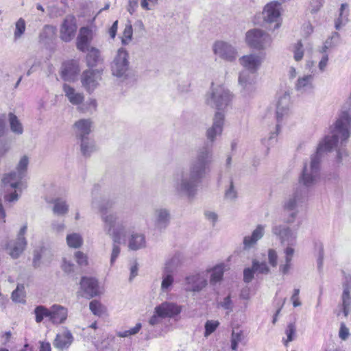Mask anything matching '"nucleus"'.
Returning <instances> with one entry per match:
<instances>
[{
  "label": "nucleus",
  "instance_id": "f257e3e1",
  "mask_svg": "<svg viewBox=\"0 0 351 351\" xmlns=\"http://www.w3.org/2000/svg\"><path fill=\"white\" fill-rule=\"evenodd\" d=\"M330 134L326 136L318 144L315 154L308 164H305L298 181L308 190L318 184L321 180L320 163L324 153L333 147L341 146L348 139L351 133V97L343 106V110L332 126Z\"/></svg>",
  "mask_w": 351,
  "mask_h": 351
},
{
  "label": "nucleus",
  "instance_id": "f03ea898",
  "mask_svg": "<svg viewBox=\"0 0 351 351\" xmlns=\"http://www.w3.org/2000/svg\"><path fill=\"white\" fill-rule=\"evenodd\" d=\"M213 154L211 147H199L188 169H177L172 176L174 192L179 196L193 199L197 193L198 184L210 172Z\"/></svg>",
  "mask_w": 351,
  "mask_h": 351
},
{
  "label": "nucleus",
  "instance_id": "7ed1b4c3",
  "mask_svg": "<svg viewBox=\"0 0 351 351\" xmlns=\"http://www.w3.org/2000/svg\"><path fill=\"white\" fill-rule=\"evenodd\" d=\"M265 55L250 53L239 59V64L244 69L239 74L238 82L244 97L250 96L256 90V74L261 69Z\"/></svg>",
  "mask_w": 351,
  "mask_h": 351
},
{
  "label": "nucleus",
  "instance_id": "20e7f679",
  "mask_svg": "<svg viewBox=\"0 0 351 351\" xmlns=\"http://www.w3.org/2000/svg\"><path fill=\"white\" fill-rule=\"evenodd\" d=\"M103 228L106 234L112 240V252L110 255V265L112 266L120 254L121 243L125 242L127 234L126 224L117 221L114 215L103 217Z\"/></svg>",
  "mask_w": 351,
  "mask_h": 351
},
{
  "label": "nucleus",
  "instance_id": "39448f33",
  "mask_svg": "<svg viewBox=\"0 0 351 351\" xmlns=\"http://www.w3.org/2000/svg\"><path fill=\"white\" fill-rule=\"evenodd\" d=\"M271 232L279 239L282 245H287L284 250L285 263L279 267L283 274H287L291 267V261L295 252L293 246L296 244L297 235L289 227L282 224L274 225Z\"/></svg>",
  "mask_w": 351,
  "mask_h": 351
},
{
  "label": "nucleus",
  "instance_id": "423d86ee",
  "mask_svg": "<svg viewBox=\"0 0 351 351\" xmlns=\"http://www.w3.org/2000/svg\"><path fill=\"white\" fill-rule=\"evenodd\" d=\"M308 199V190L304 187L297 186L293 189L282 202V210L285 213L284 221L292 224L299 213V208L302 207Z\"/></svg>",
  "mask_w": 351,
  "mask_h": 351
},
{
  "label": "nucleus",
  "instance_id": "0eeeda50",
  "mask_svg": "<svg viewBox=\"0 0 351 351\" xmlns=\"http://www.w3.org/2000/svg\"><path fill=\"white\" fill-rule=\"evenodd\" d=\"M24 177L15 171H12L3 176L1 181L3 187L7 191L15 189V191L5 195V199L10 202L17 201L19 197L17 191H21L26 187L24 182Z\"/></svg>",
  "mask_w": 351,
  "mask_h": 351
},
{
  "label": "nucleus",
  "instance_id": "6e6552de",
  "mask_svg": "<svg viewBox=\"0 0 351 351\" xmlns=\"http://www.w3.org/2000/svg\"><path fill=\"white\" fill-rule=\"evenodd\" d=\"M232 99L230 90L221 85L212 84L210 92L207 95L206 104L218 110L227 107Z\"/></svg>",
  "mask_w": 351,
  "mask_h": 351
},
{
  "label": "nucleus",
  "instance_id": "1a4fd4ad",
  "mask_svg": "<svg viewBox=\"0 0 351 351\" xmlns=\"http://www.w3.org/2000/svg\"><path fill=\"white\" fill-rule=\"evenodd\" d=\"M273 39L267 32L254 28L248 30L245 34V43L247 45L258 50H264L271 46Z\"/></svg>",
  "mask_w": 351,
  "mask_h": 351
},
{
  "label": "nucleus",
  "instance_id": "9d476101",
  "mask_svg": "<svg viewBox=\"0 0 351 351\" xmlns=\"http://www.w3.org/2000/svg\"><path fill=\"white\" fill-rule=\"evenodd\" d=\"M112 75L125 79L130 70L129 53L126 49L119 48L110 64Z\"/></svg>",
  "mask_w": 351,
  "mask_h": 351
},
{
  "label": "nucleus",
  "instance_id": "9b49d317",
  "mask_svg": "<svg viewBox=\"0 0 351 351\" xmlns=\"http://www.w3.org/2000/svg\"><path fill=\"white\" fill-rule=\"evenodd\" d=\"M215 56L226 62H233L238 57V51L230 43L223 40L215 41L212 47Z\"/></svg>",
  "mask_w": 351,
  "mask_h": 351
},
{
  "label": "nucleus",
  "instance_id": "f8f14e48",
  "mask_svg": "<svg viewBox=\"0 0 351 351\" xmlns=\"http://www.w3.org/2000/svg\"><path fill=\"white\" fill-rule=\"evenodd\" d=\"M208 271L190 274L184 280L183 285L186 291L200 292L208 285Z\"/></svg>",
  "mask_w": 351,
  "mask_h": 351
},
{
  "label": "nucleus",
  "instance_id": "ddd939ff",
  "mask_svg": "<svg viewBox=\"0 0 351 351\" xmlns=\"http://www.w3.org/2000/svg\"><path fill=\"white\" fill-rule=\"evenodd\" d=\"M281 4L276 1L267 3L263 10L262 16L263 21L267 24H274V29L281 25Z\"/></svg>",
  "mask_w": 351,
  "mask_h": 351
},
{
  "label": "nucleus",
  "instance_id": "4468645a",
  "mask_svg": "<svg viewBox=\"0 0 351 351\" xmlns=\"http://www.w3.org/2000/svg\"><path fill=\"white\" fill-rule=\"evenodd\" d=\"M27 228V225L23 226L18 233L17 238L10 241L6 246L8 253L14 259L18 258L27 246V243L25 237Z\"/></svg>",
  "mask_w": 351,
  "mask_h": 351
},
{
  "label": "nucleus",
  "instance_id": "2eb2a0df",
  "mask_svg": "<svg viewBox=\"0 0 351 351\" xmlns=\"http://www.w3.org/2000/svg\"><path fill=\"white\" fill-rule=\"evenodd\" d=\"M91 206L93 208L97 209L99 211L102 221L104 216L114 215L118 222L123 223L128 226V221L121 219L117 213H108V210L112 207V202L104 198L101 195H98L94 191L92 193Z\"/></svg>",
  "mask_w": 351,
  "mask_h": 351
},
{
  "label": "nucleus",
  "instance_id": "dca6fc26",
  "mask_svg": "<svg viewBox=\"0 0 351 351\" xmlns=\"http://www.w3.org/2000/svg\"><path fill=\"white\" fill-rule=\"evenodd\" d=\"M102 70L88 69L81 75L82 86L89 93L93 92L99 84L102 79Z\"/></svg>",
  "mask_w": 351,
  "mask_h": 351
},
{
  "label": "nucleus",
  "instance_id": "f3484780",
  "mask_svg": "<svg viewBox=\"0 0 351 351\" xmlns=\"http://www.w3.org/2000/svg\"><path fill=\"white\" fill-rule=\"evenodd\" d=\"M77 29L76 19L73 15H67L60 27V38L66 43L70 42L75 36Z\"/></svg>",
  "mask_w": 351,
  "mask_h": 351
},
{
  "label": "nucleus",
  "instance_id": "a211bd4d",
  "mask_svg": "<svg viewBox=\"0 0 351 351\" xmlns=\"http://www.w3.org/2000/svg\"><path fill=\"white\" fill-rule=\"evenodd\" d=\"M170 219V211L166 208L158 207L154 210L150 221L154 228L162 230L169 226Z\"/></svg>",
  "mask_w": 351,
  "mask_h": 351
},
{
  "label": "nucleus",
  "instance_id": "6ab92c4d",
  "mask_svg": "<svg viewBox=\"0 0 351 351\" xmlns=\"http://www.w3.org/2000/svg\"><path fill=\"white\" fill-rule=\"evenodd\" d=\"M225 115L223 113L217 112L214 116L213 124L208 128L206 132L207 139L213 143L216 138L221 136L224 125Z\"/></svg>",
  "mask_w": 351,
  "mask_h": 351
},
{
  "label": "nucleus",
  "instance_id": "aec40b11",
  "mask_svg": "<svg viewBox=\"0 0 351 351\" xmlns=\"http://www.w3.org/2000/svg\"><path fill=\"white\" fill-rule=\"evenodd\" d=\"M291 97L289 93H284L278 99L276 107V130H279L280 123L286 119L289 115Z\"/></svg>",
  "mask_w": 351,
  "mask_h": 351
},
{
  "label": "nucleus",
  "instance_id": "412c9836",
  "mask_svg": "<svg viewBox=\"0 0 351 351\" xmlns=\"http://www.w3.org/2000/svg\"><path fill=\"white\" fill-rule=\"evenodd\" d=\"M80 289L85 296L90 298L99 295L101 293L97 280L93 277H82L80 280Z\"/></svg>",
  "mask_w": 351,
  "mask_h": 351
},
{
  "label": "nucleus",
  "instance_id": "4be33fe9",
  "mask_svg": "<svg viewBox=\"0 0 351 351\" xmlns=\"http://www.w3.org/2000/svg\"><path fill=\"white\" fill-rule=\"evenodd\" d=\"M94 34L91 28L88 27H82L80 29L76 40V47L82 52H86L90 48V43L93 38Z\"/></svg>",
  "mask_w": 351,
  "mask_h": 351
},
{
  "label": "nucleus",
  "instance_id": "5701e85b",
  "mask_svg": "<svg viewBox=\"0 0 351 351\" xmlns=\"http://www.w3.org/2000/svg\"><path fill=\"white\" fill-rule=\"evenodd\" d=\"M80 71L79 64L74 60L64 62L62 66L61 77L65 81L74 82Z\"/></svg>",
  "mask_w": 351,
  "mask_h": 351
},
{
  "label": "nucleus",
  "instance_id": "b1692460",
  "mask_svg": "<svg viewBox=\"0 0 351 351\" xmlns=\"http://www.w3.org/2000/svg\"><path fill=\"white\" fill-rule=\"evenodd\" d=\"M341 300L343 313L344 316L347 317L351 311V275L345 277Z\"/></svg>",
  "mask_w": 351,
  "mask_h": 351
},
{
  "label": "nucleus",
  "instance_id": "393cba45",
  "mask_svg": "<svg viewBox=\"0 0 351 351\" xmlns=\"http://www.w3.org/2000/svg\"><path fill=\"white\" fill-rule=\"evenodd\" d=\"M49 322L55 325L65 322L68 317L67 308L60 304H53L50 308Z\"/></svg>",
  "mask_w": 351,
  "mask_h": 351
},
{
  "label": "nucleus",
  "instance_id": "a878e982",
  "mask_svg": "<svg viewBox=\"0 0 351 351\" xmlns=\"http://www.w3.org/2000/svg\"><path fill=\"white\" fill-rule=\"evenodd\" d=\"M265 226L259 224L252 231L250 235L244 237L243 244L244 250H250L257 244V242L263 238L265 234Z\"/></svg>",
  "mask_w": 351,
  "mask_h": 351
},
{
  "label": "nucleus",
  "instance_id": "bb28decb",
  "mask_svg": "<svg viewBox=\"0 0 351 351\" xmlns=\"http://www.w3.org/2000/svg\"><path fill=\"white\" fill-rule=\"evenodd\" d=\"M156 313L162 317H173L180 313L182 306L173 302H165L156 306Z\"/></svg>",
  "mask_w": 351,
  "mask_h": 351
},
{
  "label": "nucleus",
  "instance_id": "cd10ccee",
  "mask_svg": "<svg viewBox=\"0 0 351 351\" xmlns=\"http://www.w3.org/2000/svg\"><path fill=\"white\" fill-rule=\"evenodd\" d=\"M314 76L311 74L300 76L295 83L297 92L304 94L311 93L314 88Z\"/></svg>",
  "mask_w": 351,
  "mask_h": 351
},
{
  "label": "nucleus",
  "instance_id": "c85d7f7f",
  "mask_svg": "<svg viewBox=\"0 0 351 351\" xmlns=\"http://www.w3.org/2000/svg\"><path fill=\"white\" fill-rule=\"evenodd\" d=\"M92 121L90 119H82L77 121L73 125L76 137L80 139L88 137L91 132Z\"/></svg>",
  "mask_w": 351,
  "mask_h": 351
},
{
  "label": "nucleus",
  "instance_id": "c756f323",
  "mask_svg": "<svg viewBox=\"0 0 351 351\" xmlns=\"http://www.w3.org/2000/svg\"><path fill=\"white\" fill-rule=\"evenodd\" d=\"M73 340V337L71 332L68 330H65L62 333L56 335L53 346L60 350H64L70 346Z\"/></svg>",
  "mask_w": 351,
  "mask_h": 351
},
{
  "label": "nucleus",
  "instance_id": "7c9ffc66",
  "mask_svg": "<svg viewBox=\"0 0 351 351\" xmlns=\"http://www.w3.org/2000/svg\"><path fill=\"white\" fill-rule=\"evenodd\" d=\"M63 91L65 96L73 105H78L84 100V97L82 93L77 92L73 87L66 84L63 85Z\"/></svg>",
  "mask_w": 351,
  "mask_h": 351
},
{
  "label": "nucleus",
  "instance_id": "2f4dec72",
  "mask_svg": "<svg viewBox=\"0 0 351 351\" xmlns=\"http://www.w3.org/2000/svg\"><path fill=\"white\" fill-rule=\"evenodd\" d=\"M224 271L225 265L223 263H221L212 268L207 269L204 271H208V274H210V283L214 285L222 280Z\"/></svg>",
  "mask_w": 351,
  "mask_h": 351
},
{
  "label": "nucleus",
  "instance_id": "473e14b6",
  "mask_svg": "<svg viewBox=\"0 0 351 351\" xmlns=\"http://www.w3.org/2000/svg\"><path fill=\"white\" fill-rule=\"evenodd\" d=\"M349 6L348 3H342L339 9V14L335 20V29L339 30L342 27L345 26L348 22Z\"/></svg>",
  "mask_w": 351,
  "mask_h": 351
},
{
  "label": "nucleus",
  "instance_id": "72a5a7b5",
  "mask_svg": "<svg viewBox=\"0 0 351 351\" xmlns=\"http://www.w3.org/2000/svg\"><path fill=\"white\" fill-rule=\"evenodd\" d=\"M145 246V239L143 234L133 233L129 239L128 247L131 250H138Z\"/></svg>",
  "mask_w": 351,
  "mask_h": 351
},
{
  "label": "nucleus",
  "instance_id": "f704fd0d",
  "mask_svg": "<svg viewBox=\"0 0 351 351\" xmlns=\"http://www.w3.org/2000/svg\"><path fill=\"white\" fill-rule=\"evenodd\" d=\"M80 141V150L84 156H89L92 153L96 151L95 141L89 137L82 138Z\"/></svg>",
  "mask_w": 351,
  "mask_h": 351
},
{
  "label": "nucleus",
  "instance_id": "c9c22d12",
  "mask_svg": "<svg viewBox=\"0 0 351 351\" xmlns=\"http://www.w3.org/2000/svg\"><path fill=\"white\" fill-rule=\"evenodd\" d=\"M56 34V28L52 25H45L39 36L40 42L45 44L52 41Z\"/></svg>",
  "mask_w": 351,
  "mask_h": 351
},
{
  "label": "nucleus",
  "instance_id": "e433bc0d",
  "mask_svg": "<svg viewBox=\"0 0 351 351\" xmlns=\"http://www.w3.org/2000/svg\"><path fill=\"white\" fill-rule=\"evenodd\" d=\"M182 262V256L180 254H176L170 258L167 259L163 271L172 274Z\"/></svg>",
  "mask_w": 351,
  "mask_h": 351
},
{
  "label": "nucleus",
  "instance_id": "4c0bfd02",
  "mask_svg": "<svg viewBox=\"0 0 351 351\" xmlns=\"http://www.w3.org/2000/svg\"><path fill=\"white\" fill-rule=\"evenodd\" d=\"M66 241L71 248L77 249L83 245V238L80 233L71 232L66 235Z\"/></svg>",
  "mask_w": 351,
  "mask_h": 351
},
{
  "label": "nucleus",
  "instance_id": "58836bf2",
  "mask_svg": "<svg viewBox=\"0 0 351 351\" xmlns=\"http://www.w3.org/2000/svg\"><path fill=\"white\" fill-rule=\"evenodd\" d=\"M86 51H88V53L86 55V60L88 66H95L99 60V51L95 47H90L88 48V50H86Z\"/></svg>",
  "mask_w": 351,
  "mask_h": 351
},
{
  "label": "nucleus",
  "instance_id": "ea45409f",
  "mask_svg": "<svg viewBox=\"0 0 351 351\" xmlns=\"http://www.w3.org/2000/svg\"><path fill=\"white\" fill-rule=\"evenodd\" d=\"M174 282V278L172 274L165 271L162 274V282L160 289L163 293H168L173 286Z\"/></svg>",
  "mask_w": 351,
  "mask_h": 351
},
{
  "label": "nucleus",
  "instance_id": "a19ab883",
  "mask_svg": "<svg viewBox=\"0 0 351 351\" xmlns=\"http://www.w3.org/2000/svg\"><path fill=\"white\" fill-rule=\"evenodd\" d=\"M35 315V321L36 323H40L45 318H47L49 322L50 308L46 306L40 305L37 306L34 311Z\"/></svg>",
  "mask_w": 351,
  "mask_h": 351
},
{
  "label": "nucleus",
  "instance_id": "79ce46f5",
  "mask_svg": "<svg viewBox=\"0 0 351 351\" xmlns=\"http://www.w3.org/2000/svg\"><path fill=\"white\" fill-rule=\"evenodd\" d=\"M10 130L16 134L21 135L23 132V127L18 117L13 113L9 114Z\"/></svg>",
  "mask_w": 351,
  "mask_h": 351
},
{
  "label": "nucleus",
  "instance_id": "37998d69",
  "mask_svg": "<svg viewBox=\"0 0 351 351\" xmlns=\"http://www.w3.org/2000/svg\"><path fill=\"white\" fill-rule=\"evenodd\" d=\"M53 211L55 214L58 215H64L69 211V205L66 201L61 199L57 198L53 202Z\"/></svg>",
  "mask_w": 351,
  "mask_h": 351
},
{
  "label": "nucleus",
  "instance_id": "c03bdc74",
  "mask_svg": "<svg viewBox=\"0 0 351 351\" xmlns=\"http://www.w3.org/2000/svg\"><path fill=\"white\" fill-rule=\"evenodd\" d=\"M26 29V23L25 21L20 18L15 23V29L14 32V40H18L20 39L22 36L24 34Z\"/></svg>",
  "mask_w": 351,
  "mask_h": 351
},
{
  "label": "nucleus",
  "instance_id": "a18cd8bd",
  "mask_svg": "<svg viewBox=\"0 0 351 351\" xmlns=\"http://www.w3.org/2000/svg\"><path fill=\"white\" fill-rule=\"evenodd\" d=\"M89 308L91 312L97 316H101L106 313V307L98 300H93L89 304Z\"/></svg>",
  "mask_w": 351,
  "mask_h": 351
},
{
  "label": "nucleus",
  "instance_id": "49530a36",
  "mask_svg": "<svg viewBox=\"0 0 351 351\" xmlns=\"http://www.w3.org/2000/svg\"><path fill=\"white\" fill-rule=\"evenodd\" d=\"M291 51L293 54V59L295 61L299 62L302 60L304 54V50L301 40H299L293 45L291 47Z\"/></svg>",
  "mask_w": 351,
  "mask_h": 351
},
{
  "label": "nucleus",
  "instance_id": "de8ad7c7",
  "mask_svg": "<svg viewBox=\"0 0 351 351\" xmlns=\"http://www.w3.org/2000/svg\"><path fill=\"white\" fill-rule=\"evenodd\" d=\"M28 165L29 158L27 156H23L20 158L14 171L18 172L19 175H22L24 177H26Z\"/></svg>",
  "mask_w": 351,
  "mask_h": 351
},
{
  "label": "nucleus",
  "instance_id": "09e8293b",
  "mask_svg": "<svg viewBox=\"0 0 351 351\" xmlns=\"http://www.w3.org/2000/svg\"><path fill=\"white\" fill-rule=\"evenodd\" d=\"M24 286L18 285L16 289L12 293V299L13 301L19 303L25 302V291Z\"/></svg>",
  "mask_w": 351,
  "mask_h": 351
},
{
  "label": "nucleus",
  "instance_id": "8fccbe9b",
  "mask_svg": "<svg viewBox=\"0 0 351 351\" xmlns=\"http://www.w3.org/2000/svg\"><path fill=\"white\" fill-rule=\"evenodd\" d=\"M243 339V334L241 330H233L231 337V348L232 350H237L238 344L241 342Z\"/></svg>",
  "mask_w": 351,
  "mask_h": 351
},
{
  "label": "nucleus",
  "instance_id": "3c124183",
  "mask_svg": "<svg viewBox=\"0 0 351 351\" xmlns=\"http://www.w3.org/2000/svg\"><path fill=\"white\" fill-rule=\"evenodd\" d=\"M285 334L287 335V339L284 340V343L287 346L288 343L294 340L296 335V327L295 324L289 323L285 330Z\"/></svg>",
  "mask_w": 351,
  "mask_h": 351
},
{
  "label": "nucleus",
  "instance_id": "603ef678",
  "mask_svg": "<svg viewBox=\"0 0 351 351\" xmlns=\"http://www.w3.org/2000/svg\"><path fill=\"white\" fill-rule=\"evenodd\" d=\"M252 266L256 272L263 274H267L269 272V268L265 262L260 263L256 259H254Z\"/></svg>",
  "mask_w": 351,
  "mask_h": 351
},
{
  "label": "nucleus",
  "instance_id": "864d4df0",
  "mask_svg": "<svg viewBox=\"0 0 351 351\" xmlns=\"http://www.w3.org/2000/svg\"><path fill=\"white\" fill-rule=\"evenodd\" d=\"M133 30L131 24L125 25L121 37V43L123 45H128L132 39Z\"/></svg>",
  "mask_w": 351,
  "mask_h": 351
},
{
  "label": "nucleus",
  "instance_id": "5fc2aeb1",
  "mask_svg": "<svg viewBox=\"0 0 351 351\" xmlns=\"http://www.w3.org/2000/svg\"><path fill=\"white\" fill-rule=\"evenodd\" d=\"M335 36H337L338 34L335 33L334 36L327 38L326 41L324 43L323 45L319 48V53H330L331 49L335 47V43L332 41Z\"/></svg>",
  "mask_w": 351,
  "mask_h": 351
},
{
  "label": "nucleus",
  "instance_id": "6e6d98bb",
  "mask_svg": "<svg viewBox=\"0 0 351 351\" xmlns=\"http://www.w3.org/2000/svg\"><path fill=\"white\" fill-rule=\"evenodd\" d=\"M218 306L227 311V314H229L233 311L234 303L231 299L230 295L225 297L220 302Z\"/></svg>",
  "mask_w": 351,
  "mask_h": 351
},
{
  "label": "nucleus",
  "instance_id": "4d7b16f0",
  "mask_svg": "<svg viewBox=\"0 0 351 351\" xmlns=\"http://www.w3.org/2000/svg\"><path fill=\"white\" fill-rule=\"evenodd\" d=\"M219 325V322L217 320H208L205 324L204 337H207L212 334Z\"/></svg>",
  "mask_w": 351,
  "mask_h": 351
},
{
  "label": "nucleus",
  "instance_id": "13d9d810",
  "mask_svg": "<svg viewBox=\"0 0 351 351\" xmlns=\"http://www.w3.org/2000/svg\"><path fill=\"white\" fill-rule=\"evenodd\" d=\"M321 55L320 60L318 63V68L321 72L326 70L328 62V53H319Z\"/></svg>",
  "mask_w": 351,
  "mask_h": 351
},
{
  "label": "nucleus",
  "instance_id": "bf43d9fd",
  "mask_svg": "<svg viewBox=\"0 0 351 351\" xmlns=\"http://www.w3.org/2000/svg\"><path fill=\"white\" fill-rule=\"evenodd\" d=\"M75 258L79 265L84 266L88 264L86 255L80 251L75 253Z\"/></svg>",
  "mask_w": 351,
  "mask_h": 351
},
{
  "label": "nucleus",
  "instance_id": "052dcab7",
  "mask_svg": "<svg viewBox=\"0 0 351 351\" xmlns=\"http://www.w3.org/2000/svg\"><path fill=\"white\" fill-rule=\"evenodd\" d=\"M268 261L271 267H276L278 261V254L276 250L274 249H269L268 250Z\"/></svg>",
  "mask_w": 351,
  "mask_h": 351
},
{
  "label": "nucleus",
  "instance_id": "680f3d73",
  "mask_svg": "<svg viewBox=\"0 0 351 351\" xmlns=\"http://www.w3.org/2000/svg\"><path fill=\"white\" fill-rule=\"evenodd\" d=\"M255 270L253 268V266L252 268H245L243 271V280L245 282H250L254 278V274Z\"/></svg>",
  "mask_w": 351,
  "mask_h": 351
},
{
  "label": "nucleus",
  "instance_id": "e2e57ef3",
  "mask_svg": "<svg viewBox=\"0 0 351 351\" xmlns=\"http://www.w3.org/2000/svg\"><path fill=\"white\" fill-rule=\"evenodd\" d=\"M62 268L64 272L71 273L74 271L75 265L71 261L64 258Z\"/></svg>",
  "mask_w": 351,
  "mask_h": 351
},
{
  "label": "nucleus",
  "instance_id": "0e129e2a",
  "mask_svg": "<svg viewBox=\"0 0 351 351\" xmlns=\"http://www.w3.org/2000/svg\"><path fill=\"white\" fill-rule=\"evenodd\" d=\"M277 132H272L267 138L263 140V143L268 147L273 145L277 141Z\"/></svg>",
  "mask_w": 351,
  "mask_h": 351
},
{
  "label": "nucleus",
  "instance_id": "69168bd1",
  "mask_svg": "<svg viewBox=\"0 0 351 351\" xmlns=\"http://www.w3.org/2000/svg\"><path fill=\"white\" fill-rule=\"evenodd\" d=\"M157 2L158 0H142L141 5L143 9L150 10L157 4Z\"/></svg>",
  "mask_w": 351,
  "mask_h": 351
},
{
  "label": "nucleus",
  "instance_id": "338daca9",
  "mask_svg": "<svg viewBox=\"0 0 351 351\" xmlns=\"http://www.w3.org/2000/svg\"><path fill=\"white\" fill-rule=\"evenodd\" d=\"M350 335L349 329L346 327L345 324L341 323L339 332V336L342 340H346L348 339V337Z\"/></svg>",
  "mask_w": 351,
  "mask_h": 351
},
{
  "label": "nucleus",
  "instance_id": "774afa93",
  "mask_svg": "<svg viewBox=\"0 0 351 351\" xmlns=\"http://www.w3.org/2000/svg\"><path fill=\"white\" fill-rule=\"evenodd\" d=\"M162 317L158 313H156V308L155 307L154 315L149 319V324L151 326H155L160 323Z\"/></svg>",
  "mask_w": 351,
  "mask_h": 351
}]
</instances>
